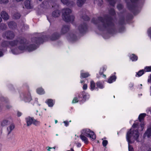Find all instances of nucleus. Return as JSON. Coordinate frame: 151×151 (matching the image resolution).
<instances>
[{
  "label": "nucleus",
  "instance_id": "obj_1",
  "mask_svg": "<svg viewBox=\"0 0 151 151\" xmlns=\"http://www.w3.org/2000/svg\"><path fill=\"white\" fill-rule=\"evenodd\" d=\"M98 19L102 23V25L100 24L98 25V28L99 31H104L106 29L110 34H113L114 33L115 29L112 27L114 26L115 24L113 22V19L112 17L106 15L104 16V18L100 16L99 17Z\"/></svg>",
  "mask_w": 151,
  "mask_h": 151
},
{
  "label": "nucleus",
  "instance_id": "obj_2",
  "mask_svg": "<svg viewBox=\"0 0 151 151\" xmlns=\"http://www.w3.org/2000/svg\"><path fill=\"white\" fill-rule=\"evenodd\" d=\"M139 134L138 131L136 130L134 131L131 129L128 131L127 134L126 139L128 143V150L129 151H134L133 147L130 145L133 143L135 140L138 142L139 141Z\"/></svg>",
  "mask_w": 151,
  "mask_h": 151
},
{
  "label": "nucleus",
  "instance_id": "obj_3",
  "mask_svg": "<svg viewBox=\"0 0 151 151\" xmlns=\"http://www.w3.org/2000/svg\"><path fill=\"white\" fill-rule=\"evenodd\" d=\"M20 40L19 43L21 45L18 47V48L19 50L23 51L26 50L28 52H31L37 48V46L34 44H31L26 46L25 45L27 43V40L24 37H23Z\"/></svg>",
  "mask_w": 151,
  "mask_h": 151
},
{
  "label": "nucleus",
  "instance_id": "obj_4",
  "mask_svg": "<svg viewBox=\"0 0 151 151\" xmlns=\"http://www.w3.org/2000/svg\"><path fill=\"white\" fill-rule=\"evenodd\" d=\"M85 136L89 137L91 139L93 140L96 138V136L93 132L89 129H83L81 132L80 137L82 141L86 144L88 143V139Z\"/></svg>",
  "mask_w": 151,
  "mask_h": 151
},
{
  "label": "nucleus",
  "instance_id": "obj_5",
  "mask_svg": "<svg viewBox=\"0 0 151 151\" xmlns=\"http://www.w3.org/2000/svg\"><path fill=\"white\" fill-rule=\"evenodd\" d=\"M62 17L63 19L66 22H73L75 19L73 15H70L72 12L71 10L68 8L64 9L62 11Z\"/></svg>",
  "mask_w": 151,
  "mask_h": 151
},
{
  "label": "nucleus",
  "instance_id": "obj_6",
  "mask_svg": "<svg viewBox=\"0 0 151 151\" xmlns=\"http://www.w3.org/2000/svg\"><path fill=\"white\" fill-rule=\"evenodd\" d=\"M130 0L132 4H131L129 2H127L126 3L128 9L132 12L134 15H135L138 13V10L137 5L134 4L137 2L138 0Z\"/></svg>",
  "mask_w": 151,
  "mask_h": 151
},
{
  "label": "nucleus",
  "instance_id": "obj_7",
  "mask_svg": "<svg viewBox=\"0 0 151 151\" xmlns=\"http://www.w3.org/2000/svg\"><path fill=\"white\" fill-rule=\"evenodd\" d=\"M47 38L46 35H42L40 37H35L32 39V42L36 43L37 45H40L42 44L45 41V39Z\"/></svg>",
  "mask_w": 151,
  "mask_h": 151
},
{
  "label": "nucleus",
  "instance_id": "obj_8",
  "mask_svg": "<svg viewBox=\"0 0 151 151\" xmlns=\"http://www.w3.org/2000/svg\"><path fill=\"white\" fill-rule=\"evenodd\" d=\"M88 25L85 22L80 24L78 27V30L81 34L86 33L88 30Z\"/></svg>",
  "mask_w": 151,
  "mask_h": 151
},
{
  "label": "nucleus",
  "instance_id": "obj_9",
  "mask_svg": "<svg viewBox=\"0 0 151 151\" xmlns=\"http://www.w3.org/2000/svg\"><path fill=\"white\" fill-rule=\"evenodd\" d=\"M3 36L4 38L6 37L7 40H12L15 37L14 33L12 31H6L3 34Z\"/></svg>",
  "mask_w": 151,
  "mask_h": 151
},
{
  "label": "nucleus",
  "instance_id": "obj_10",
  "mask_svg": "<svg viewBox=\"0 0 151 151\" xmlns=\"http://www.w3.org/2000/svg\"><path fill=\"white\" fill-rule=\"evenodd\" d=\"M21 100L25 102H29L32 99L30 93H23L20 95Z\"/></svg>",
  "mask_w": 151,
  "mask_h": 151
},
{
  "label": "nucleus",
  "instance_id": "obj_11",
  "mask_svg": "<svg viewBox=\"0 0 151 151\" xmlns=\"http://www.w3.org/2000/svg\"><path fill=\"white\" fill-rule=\"evenodd\" d=\"M60 36L61 35L59 33L56 32L52 34L50 36V38L51 40L55 41L59 39Z\"/></svg>",
  "mask_w": 151,
  "mask_h": 151
},
{
  "label": "nucleus",
  "instance_id": "obj_12",
  "mask_svg": "<svg viewBox=\"0 0 151 151\" xmlns=\"http://www.w3.org/2000/svg\"><path fill=\"white\" fill-rule=\"evenodd\" d=\"M70 26L68 25H64L61 29V34H64L68 32L70 30Z\"/></svg>",
  "mask_w": 151,
  "mask_h": 151
},
{
  "label": "nucleus",
  "instance_id": "obj_13",
  "mask_svg": "<svg viewBox=\"0 0 151 151\" xmlns=\"http://www.w3.org/2000/svg\"><path fill=\"white\" fill-rule=\"evenodd\" d=\"M12 122V118L10 117H9L4 119L2 121L1 124L2 126H5L9 124Z\"/></svg>",
  "mask_w": 151,
  "mask_h": 151
},
{
  "label": "nucleus",
  "instance_id": "obj_14",
  "mask_svg": "<svg viewBox=\"0 0 151 151\" xmlns=\"http://www.w3.org/2000/svg\"><path fill=\"white\" fill-rule=\"evenodd\" d=\"M22 38V37L19 38V40H16L13 41H9V45L11 46V47H13L17 46L18 43L20 44L19 43V42L20 40V39Z\"/></svg>",
  "mask_w": 151,
  "mask_h": 151
},
{
  "label": "nucleus",
  "instance_id": "obj_15",
  "mask_svg": "<svg viewBox=\"0 0 151 151\" xmlns=\"http://www.w3.org/2000/svg\"><path fill=\"white\" fill-rule=\"evenodd\" d=\"M68 40L71 42H73L76 41L77 40V37L76 36L73 34L70 35V37L68 38Z\"/></svg>",
  "mask_w": 151,
  "mask_h": 151
},
{
  "label": "nucleus",
  "instance_id": "obj_16",
  "mask_svg": "<svg viewBox=\"0 0 151 151\" xmlns=\"http://www.w3.org/2000/svg\"><path fill=\"white\" fill-rule=\"evenodd\" d=\"M34 118L30 117H28L25 119L26 122L27 126L31 125L32 124H33Z\"/></svg>",
  "mask_w": 151,
  "mask_h": 151
},
{
  "label": "nucleus",
  "instance_id": "obj_17",
  "mask_svg": "<svg viewBox=\"0 0 151 151\" xmlns=\"http://www.w3.org/2000/svg\"><path fill=\"white\" fill-rule=\"evenodd\" d=\"M1 16L4 20H7L9 19L8 14L5 11H2L1 13Z\"/></svg>",
  "mask_w": 151,
  "mask_h": 151
},
{
  "label": "nucleus",
  "instance_id": "obj_18",
  "mask_svg": "<svg viewBox=\"0 0 151 151\" xmlns=\"http://www.w3.org/2000/svg\"><path fill=\"white\" fill-rule=\"evenodd\" d=\"M15 127L14 124H12L7 128V131L8 134H9L14 129Z\"/></svg>",
  "mask_w": 151,
  "mask_h": 151
},
{
  "label": "nucleus",
  "instance_id": "obj_19",
  "mask_svg": "<svg viewBox=\"0 0 151 151\" xmlns=\"http://www.w3.org/2000/svg\"><path fill=\"white\" fill-rule=\"evenodd\" d=\"M61 14V12L59 10H56L53 11L52 14V16L54 17H59Z\"/></svg>",
  "mask_w": 151,
  "mask_h": 151
},
{
  "label": "nucleus",
  "instance_id": "obj_20",
  "mask_svg": "<svg viewBox=\"0 0 151 151\" xmlns=\"http://www.w3.org/2000/svg\"><path fill=\"white\" fill-rule=\"evenodd\" d=\"M107 68V66L106 65H104L101 68L99 72L100 76H106L104 74V72L106 70Z\"/></svg>",
  "mask_w": 151,
  "mask_h": 151
},
{
  "label": "nucleus",
  "instance_id": "obj_21",
  "mask_svg": "<svg viewBox=\"0 0 151 151\" xmlns=\"http://www.w3.org/2000/svg\"><path fill=\"white\" fill-rule=\"evenodd\" d=\"M9 27L11 29L15 28L17 27V24L13 21H11L8 23Z\"/></svg>",
  "mask_w": 151,
  "mask_h": 151
},
{
  "label": "nucleus",
  "instance_id": "obj_22",
  "mask_svg": "<svg viewBox=\"0 0 151 151\" xmlns=\"http://www.w3.org/2000/svg\"><path fill=\"white\" fill-rule=\"evenodd\" d=\"M61 2L64 4L68 6L72 5L74 2L73 1H70L69 0H60Z\"/></svg>",
  "mask_w": 151,
  "mask_h": 151
},
{
  "label": "nucleus",
  "instance_id": "obj_23",
  "mask_svg": "<svg viewBox=\"0 0 151 151\" xmlns=\"http://www.w3.org/2000/svg\"><path fill=\"white\" fill-rule=\"evenodd\" d=\"M24 5L26 8L28 9L32 8L31 6V0H26L24 2Z\"/></svg>",
  "mask_w": 151,
  "mask_h": 151
},
{
  "label": "nucleus",
  "instance_id": "obj_24",
  "mask_svg": "<svg viewBox=\"0 0 151 151\" xmlns=\"http://www.w3.org/2000/svg\"><path fill=\"white\" fill-rule=\"evenodd\" d=\"M129 58L132 61H136L138 60L137 56L134 54H132L129 56Z\"/></svg>",
  "mask_w": 151,
  "mask_h": 151
},
{
  "label": "nucleus",
  "instance_id": "obj_25",
  "mask_svg": "<svg viewBox=\"0 0 151 151\" xmlns=\"http://www.w3.org/2000/svg\"><path fill=\"white\" fill-rule=\"evenodd\" d=\"M151 135V128H148L144 134V137H149Z\"/></svg>",
  "mask_w": 151,
  "mask_h": 151
},
{
  "label": "nucleus",
  "instance_id": "obj_26",
  "mask_svg": "<svg viewBox=\"0 0 151 151\" xmlns=\"http://www.w3.org/2000/svg\"><path fill=\"white\" fill-rule=\"evenodd\" d=\"M86 0H77V4L79 7H81L84 4Z\"/></svg>",
  "mask_w": 151,
  "mask_h": 151
},
{
  "label": "nucleus",
  "instance_id": "obj_27",
  "mask_svg": "<svg viewBox=\"0 0 151 151\" xmlns=\"http://www.w3.org/2000/svg\"><path fill=\"white\" fill-rule=\"evenodd\" d=\"M9 41L4 40L2 42L1 45L3 47H5L9 45Z\"/></svg>",
  "mask_w": 151,
  "mask_h": 151
},
{
  "label": "nucleus",
  "instance_id": "obj_28",
  "mask_svg": "<svg viewBox=\"0 0 151 151\" xmlns=\"http://www.w3.org/2000/svg\"><path fill=\"white\" fill-rule=\"evenodd\" d=\"M119 25L122 26L125 24V19L124 16L121 17L119 21Z\"/></svg>",
  "mask_w": 151,
  "mask_h": 151
},
{
  "label": "nucleus",
  "instance_id": "obj_29",
  "mask_svg": "<svg viewBox=\"0 0 151 151\" xmlns=\"http://www.w3.org/2000/svg\"><path fill=\"white\" fill-rule=\"evenodd\" d=\"M116 79V76H111L109 78L108 82L109 83H111L115 81Z\"/></svg>",
  "mask_w": 151,
  "mask_h": 151
},
{
  "label": "nucleus",
  "instance_id": "obj_30",
  "mask_svg": "<svg viewBox=\"0 0 151 151\" xmlns=\"http://www.w3.org/2000/svg\"><path fill=\"white\" fill-rule=\"evenodd\" d=\"M37 93L39 94L42 95L45 93L44 89L40 87L38 88L37 90Z\"/></svg>",
  "mask_w": 151,
  "mask_h": 151
},
{
  "label": "nucleus",
  "instance_id": "obj_31",
  "mask_svg": "<svg viewBox=\"0 0 151 151\" xmlns=\"http://www.w3.org/2000/svg\"><path fill=\"white\" fill-rule=\"evenodd\" d=\"M47 103L49 106H52L54 104L53 101L51 99H49L47 100Z\"/></svg>",
  "mask_w": 151,
  "mask_h": 151
},
{
  "label": "nucleus",
  "instance_id": "obj_32",
  "mask_svg": "<svg viewBox=\"0 0 151 151\" xmlns=\"http://www.w3.org/2000/svg\"><path fill=\"white\" fill-rule=\"evenodd\" d=\"M7 28L6 25L4 23H1L0 24V29L2 30H5Z\"/></svg>",
  "mask_w": 151,
  "mask_h": 151
},
{
  "label": "nucleus",
  "instance_id": "obj_33",
  "mask_svg": "<svg viewBox=\"0 0 151 151\" xmlns=\"http://www.w3.org/2000/svg\"><path fill=\"white\" fill-rule=\"evenodd\" d=\"M145 73L147 72H151V65L150 66H146L144 69Z\"/></svg>",
  "mask_w": 151,
  "mask_h": 151
},
{
  "label": "nucleus",
  "instance_id": "obj_34",
  "mask_svg": "<svg viewBox=\"0 0 151 151\" xmlns=\"http://www.w3.org/2000/svg\"><path fill=\"white\" fill-rule=\"evenodd\" d=\"M145 73L144 69L139 70L138 72L136 73V76H142Z\"/></svg>",
  "mask_w": 151,
  "mask_h": 151
},
{
  "label": "nucleus",
  "instance_id": "obj_35",
  "mask_svg": "<svg viewBox=\"0 0 151 151\" xmlns=\"http://www.w3.org/2000/svg\"><path fill=\"white\" fill-rule=\"evenodd\" d=\"M80 76H90L89 73L87 72H85L83 70H82L81 71Z\"/></svg>",
  "mask_w": 151,
  "mask_h": 151
},
{
  "label": "nucleus",
  "instance_id": "obj_36",
  "mask_svg": "<svg viewBox=\"0 0 151 151\" xmlns=\"http://www.w3.org/2000/svg\"><path fill=\"white\" fill-rule=\"evenodd\" d=\"M82 18L85 21H88L90 20V17L86 15H84L82 16Z\"/></svg>",
  "mask_w": 151,
  "mask_h": 151
},
{
  "label": "nucleus",
  "instance_id": "obj_37",
  "mask_svg": "<svg viewBox=\"0 0 151 151\" xmlns=\"http://www.w3.org/2000/svg\"><path fill=\"white\" fill-rule=\"evenodd\" d=\"M95 83L93 81H91L90 82V87L91 89V90H93L95 88Z\"/></svg>",
  "mask_w": 151,
  "mask_h": 151
},
{
  "label": "nucleus",
  "instance_id": "obj_38",
  "mask_svg": "<svg viewBox=\"0 0 151 151\" xmlns=\"http://www.w3.org/2000/svg\"><path fill=\"white\" fill-rule=\"evenodd\" d=\"M14 17L15 19H18L21 17V15L20 13L16 12L14 14Z\"/></svg>",
  "mask_w": 151,
  "mask_h": 151
},
{
  "label": "nucleus",
  "instance_id": "obj_39",
  "mask_svg": "<svg viewBox=\"0 0 151 151\" xmlns=\"http://www.w3.org/2000/svg\"><path fill=\"white\" fill-rule=\"evenodd\" d=\"M146 115V114L143 113L140 114L139 116V119L140 121H141Z\"/></svg>",
  "mask_w": 151,
  "mask_h": 151
},
{
  "label": "nucleus",
  "instance_id": "obj_40",
  "mask_svg": "<svg viewBox=\"0 0 151 151\" xmlns=\"http://www.w3.org/2000/svg\"><path fill=\"white\" fill-rule=\"evenodd\" d=\"M33 122V124L36 126H38L40 124V121H37L34 119Z\"/></svg>",
  "mask_w": 151,
  "mask_h": 151
},
{
  "label": "nucleus",
  "instance_id": "obj_41",
  "mask_svg": "<svg viewBox=\"0 0 151 151\" xmlns=\"http://www.w3.org/2000/svg\"><path fill=\"white\" fill-rule=\"evenodd\" d=\"M108 1L111 6L113 7L114 6L115 4L116 3V2L114 0H108Z\"/></svg>",
  "mask_w": 151,
  "mask_h": 151
},
{
  "label": "nucleus",
  "instance_id": "obj_42",
  "mask_svg": "<svg viewBox=\"0 0 151 151\" xmlns=\"http://www.w3.org/2000/svg\"><path fill=\"white\" fill-rule=\"evenodd\" d=\"M109 13L112 16H114L116 14L115 10L114 9H111L109 10Z\"/></svg>",
  "mask_w": 151,
  "mask_h": 151
},
{
  "label": "nucleus",
  "instance_id": "obj_43",
  "mask_svg": "<svg viewBox=\"0 0 151 151\" xmlns=\"http://www.w3.org/2000/svg\"><path fill=\"white\" fill-rule=\"evenodd\" d=\"M91 22L95 25H97L98 24V21L95 18H92L91 20Z\"/></svg>",
  "mask_w": 151,
  "mask_h": 151
},
{
  "label": "nucleus",
  "instance_id": "obj_44",
  "mask_svg": "<svg viewBox=\"0 0 151 151\" xmlns=\"http://www.w3.org/2000/svg\"><path fill=\"white\" fill-rule=\"evenodd\" d=\"M117 8L120 11L123 9V6L121 4H117Z\"/></svg>",
  "mask_w": 151,
  "mask_h": 151
},
{
  "label": "nucleus",
  "instance_id": "obj_45",
  "mask_svg": "<svg viewBox=\"0 0 151 151\" xmlns=\"http://www.w3.org/2000/svg\"><path fill=\"white\" fill-rule=\"evenodd\" d=\"M133 18L132 15L130 14H128L127 16V18L128 20H131Z\"/></svg>",
  "mask_w": 151,
  "mask_h": 151
},
{
  "label": "nucleus",
  "instance_id": "obj_46",
  "mask_svg": "<svg viewBox=\"0 0 151 151\" xmlns=\"http://www.w3.org/2000/svg\"><path fill=\"white\" fill-rule=\"evenodd\" d=\"M97 86L98 87L100 88H102L104 87V86L102 83L100 82H98L97 83Z\"/></svg>",
  "mask_w": 151,
  "mask_h": 151
},
{
  "label": "nucleus",
  "instance_id": "obj_47",
  "mask_svg": "<svg viewBox=\"0 0 151 151\" xmlns=\"http://www.w3.org/2000/svg\"><path fill=\"white\" fill-rule=\"evenodd\" d=\"M83 99L86 100V99H88L89 98V95L87 93H84L83 94Z\"/></svg>",
  "mask_w": 151,
  "mask_h": 151
},
{
  "label": "nucleus",
  "instance_id": "obj_48",
  "mask_svg": "<svg viewBox=\"0 0 151 151\" xmlns=\"http://www.w3.org/2000/svg\"><path fill=\"white\" fill-rule=\"evenodd\" d=\"M125 28L124 26H122L119 28V31L120 32H122L124 31L125 29Z\"/></svg>",
  "mask_w": 151,
  "mask_h": 151
},
{
  "label": "nucleus",
  "instance_id": "obj_49",
  "mask_svg": "<svg viewBox=\"0 0 151 151\" xmlns=\"http://www.w3.org/2000/svg\"><path fill=\"white\" fill-rule=\"evenodd\" d=\"M8 0H0V4H6L8 3Z\"/></svg>",
  "mask_w": 151,
  "mask_h": 151
},
{
  "label": "nucleus",
  "instance_id": "obj_50",
  "mask_svg": "<svg viewBox=\"0 0 151 151\" xmlns=\"http://www.w3.org/2000/svg\"><path fill=\"white\" fill-rule=\"evenodd\" d=\"M102 140H103V139H102ZM108 143V141L107 140H103V141L102 142V144L103 146L104 147H105L107 145V144Z\"/></svg>",
  "mask_w": 151,
  "mask_h": 151
},
{
  "label": "nucleus",
  "instance_id": "obj_51",
  "mask_svg": "<svg viewBox=\"0 0 151 151\" xmlns=\"http://www.w3.org/2000/svg\"><path fill=\"white\" fill-rule=\"evenodd\" d=\"M78 99L76 97L74 98L72 101V103H75L77 102H78Z\"/></svg>",
  "mask_w": 151,
  "mask_h": 151
},
{
  "label": "nucleus",
  "instance_id": "obj_52",
  "mask_svg": "<svg viewBox=\"0 0 151 151\" xmlns=\"http://www.w3.org/2000/svg\"><path fill=\"white\" fill-rule=\"evenodd\" d=\"M63 123L65 124V127H67L69 125V122L67 121H64L63 122Z\"/></svg>",
  "mask_w": 151,
  "mask_h": 151
},
{
  "label": "nucleus",
  "instance_id": "obj_53",
  "mask_svg": "<svg viewBox=\"0 0 151 151\" xmlns=\"http://www.w3.org/2000/svg\"><path fill=\"white\" fill-rule=\"evenodd\" d=\"M87 88V85L86 84H84L83 86V89L84 90H86Z\"/></svg>",
  "mask_w": 151,
  "mask_h": 151
},
{
  "label": "nucleus",
  "instance_id": "obj_54",
  "mask_svg": "<svg viewBox=\"0 0 151 151\" xmlns=\"http://www.w3.org/2000/svg\"><path fill=\"white\" fill-rule=\"evenodd\" d=\"M22 115V113L18 111L17 112V115L19 117L21 116Z\"/></svg>",
  "mask_w": 151,
  "mask_h": 151
},
{
  "label": "nucleus",
  "instance_id": "obj_55",
  "mask_svg": "<svg viewBox=\"0 0 151 151\" xmlns=\"http://www.w3.org/2000/svg\"><path fill=\"white\" fill-rule=\"evenodd\" d=\"M148 82L149 83H151V76H150L149 77L148 79Z\"/></svg>",
  "mask_w": 151,
  "mask_h": 151
},
{
  "label": "nucleus",
  "instance_id": "obj_56",
  "mask_svg": "<svg viewBox=\"0 0 151 151\" xmlns=\"http://www.w3.org/2000/svg\"><path fill=\"white\" fill-rule=\"evenodd\" d=\"M137 125L136 124H134L132 126L133 128H134L135 127H137Z\"/></svg>",
  "mask_w": 151,
  "mask_h": 151
},
{
  "label": "nucleus",
  "instance_id": "obj_57",
  "mask_svg": "<svg viewBox=\"0 0 151 151\" xmlns=\"http://www.w3.org/2000/svg\"><path fill=\"white\" fill-rule=\"evenodd\" d=\"M3 52L2 51H0V57L3 56Z\"/></svg>",
  "mask_w": 151,
  "mask_h": 151
},
{
  "label": "nucleus",
  "instance_id": "obj_58",
  "mask_svg": "<svg viewBox=\"0 0 151 151\" xmlns=\"http://www.w3.org/2000/svg\"><path fill=\"white\" fill-rule=\"evenodd\" d=\"M15 50L14 49H12L11 50L12 52L14 54H15Z\"/></svg>",
  "mask_w": 151,
  "mask_h": 151
},
{
  "label": "nucleus",
  "instance_id": "obj_59",
  "mask_svg": "<svg viewBox=\"0 0 151 151\" xmlns=\"http://www.w3.org/2000/svg\"><path fill=\"white\" fill-rule=\"evenodd\" d=\"M148 32H149V34L150 35H151V28H150L149 30H148Z\"/></svg>",
  "mask_w": 151,
  "mask_h": 151
},
{
  "label": "nucleus",
  "instance_id": "obj_60",
  "mask_svg": "<svg viewBox=\"0 0 151 151\" xmlns=\"http://www.w3.org/2000/svg\"><path fill=\"white\" fill-rule=\"evenodd\" d=\"M37 113H36V114L37 115H39V116H41L42 115V114H40V113H38V111H37Z\"/></svg>",
  "mask_w": 151,
  "mask_h": 151
},
{
  "label": "nucleus",
  "instance_id": "obj_61",
  "mask_svg": "<svg viewBox=\"0 0 151 151\" xmlns=\"http://www.w3.org/2000/svg\"><path fill=\"white\" fill-rule=\"evenodd\" d=\"M48 148L47 149L48 151H50V149H52V148L48 147Z\"/></svg>",
  "mask_w": 151,
  "mask_h": 151
},
{
  "label": "nucleus",
  "instance_id": "obj_62",
  "mask_svg": "<svg viewBox=\"0 0 151 151\" xmlns=\"http://www.w3.org/2000/svg\"><path fill=\"white\" fill-rule=\"evenodd\" d=\"M11 107V106L10 105L7 106H6L7 108L8 109H9Z\"/></svg>",
  "mask_w": 151,
  "mask_h": 151
},
{
  "label": "nucleus",
  "instance_id": "obj_63",
  "mask_svg": "<svg viewBox=\"0 0 151 151\" xmlns=\"http://www.w3.org/2000/svg\"><path fill=\"white\" fill-rule=\"evenodd\" d=\"M47 3V1H43L42 2V4H44V3Z\"/></svg>",
  "mask_w": 151,
  "mask_h": 151
},
{
  "label": "nucleus",
  "instance_id": "obj_64",
  "mask_svg": "<svg viewBox=\"0 0 151 151\" xmlns=\"http://www.w3.org/2000/svg\"><path fill=\"white\" fill-rule=\"evenodd\" d=\"M81 145L80 143H78V147H80Z\"/></svg>",
  "mask_w": 151,
  "mask_h": 151
}]
</instances>
